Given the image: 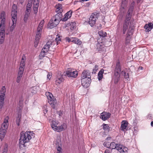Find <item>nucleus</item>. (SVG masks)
Here are the masks:
<instances>
[{
	"label": "nucleus",
	"instance_id": "18",
	"mask_svg": "<svg viewBox=\"0 0 153 153\" xmlns=\"http://www.w3.org/2000/svg\"><path fill=\"white\" fill-rule=\"evenodd\" d=\"M44 20H42L40 22L37 29L36 33L39 34H42V31L43 28V27L44 23Z\"/></svg>",
	"mask_w": 153,
	"mask_h": 153
},
{
	"label": "nucleus",
	"instance_id": "47",
	"mask_svg": "<svg viewBox=\"0 0 153 153\" xmlns=\"http://www.w3.org/2000/svg\"><path fill=\"white\" fill-rule=\"evenodd\" d=\"M5 95H0V101L4 102Z\"/></svg>",
	"mask_w": 153,
	"mask_h": 153
},
{
	"label": "nucleus",
	"instance_id": "39",
	"mask_svg": "<svg viewBox=\"0 0 153 153\" xmlns=\"http://www.w3.org/2000/svg\"><path fill=\"white\" fill-rule=\"evenodd\" d=\"M30 13H29L25 12V13L24 17V20L25 22H26L29 16Z\"/></svg>",
	"mask_w": 153,
	"mask_h": 153
},
{
	"label": "nucleus",
	"instance_id": "16",
	"mask_svg": "<svg viewBox=\"0 0 153 153\" xmlns=\"http://www.w3.org/2000/svg\"><path fill=\"white\" fill-rule=\"evenodd\" d=\"M110 115L111 114L110 113L103 112L101 114L100 118L102 120L105 121L108 119Z\"/></svg>",
	"mask_w": 153,
	"mask_h": 153
},
{
	"label": "nucleus",
	"instance_id": "35",
	"mask_svg": "<svg viewBox=\"0 0 153 153\" xmlns=\"http://www.w3.org/2000/svg\"><path fill=\"white\" fill-rule=\"evenodd\" d=\"M117 146V144H116L114 142L111 143H110V148L112 149H116V147Z\"/></svg>",
	"mask_w": 153,
	"mask_h": 153
},
{
	"label": "nucleus",
	"instance_id": "1",
	"mask_svg": "<svg viewBox=\"0 0 153 153\" xmlns=\"http://www.w3.org/2000/svg\"><path fill=\"white\" fill-rule=\"evenodd\" d=\"M33 133L31 131H27L26 132L22 131L21 133V137L19 140V146L22 149H25L26 146V144L30 141V140L33 136Z\"/></svg>",
	"mask_w": 153,
	"mask_h": 153
},
{
	"label": "nucleus",
	"instance_id": "45",
	"mask_svg": "<svg viewBox=\"0 0 153 153\" xmlns=\"http://www.w3.org/2000/svg\"><path fill=\"white\" fill-rule=\"evenodd\" d=\"M8 145L7 143H5L4 147V151L7 152Z\"/></svg>",
	"mask_w": 153,
	"mask_h": 153
},
{
	"label": "nucleus",
	"instance_id": "12",
	"mask_svg": "<svg viewBox=\"0 0 153 153\" xmlns=\"http://www.w3.org/2000/svg\"><path fill=\"white\" fill-rule=\"evenodd\" d=\"M120 68L119 66H117L115 70L114 73L115 82L117 83L118 82L119 78L120 77Z\"/></svg>",
	"mask_w": 153,
	"mask_h": 153
},
{
	"label": "nucleus",
	"instance_id": "57",
	"mask_svg": "<svg viewBox=\"0 0 153 153\" xmlns=\"http://www.w3.org/2000/svg\"><path fill=\"white\" fill-rule=\"evenodd\" d=\"M151 125L153 126V121H152L151 123Z\"/></svg>",
	"mask_w": 153,
	"mask_h": 153
},
{
	"label": "nucleus",
	"instance_id": "20",
	"mask_svg": "<svg viewBox=\"0 0 153 153\" xmlns=\"http://www.w3.org/2000/svg\"><path fill=\"white\" fill-rule=\"evenodd\" d=\"M67 127V125L65 123H63L61 125L57 126L55 131L60 132L65 130Z\"/></svg>",
	"mask_w": 153,
	"mask_h": 153
},
{
	"label": "nucleus",
	"instance_id": "2",
	"mask_svg": "<svg viewBox=\"0 0 153 153\" xmlns=\"http://www.w3.org/2000/svg\"><path fill=\"white\" fill-rule=\"evenodd\" d=\"M91 81L90 73L88 71H84L81 76V82L82 85L85 88L88 87Z\"/></svg>",
	"mask_w": 153,
	"mask_h": 153
},
{
	"label": "nucleus",
	"instance_id": "52",
	"mask_svg": "<svg viewBox=\"0 0 153 153\" xmlns=\"http://www.w3.org/2000/svg\"><path fill=\"white\" fill-rule=\"evenodd\" d=\"M24 0H19V2L22 4L24 2Z\"/></svg>",
	"mask_w": 153,
	"mask_h": 153
},
{
	"label": "nucleus",
	"instance_id": "32",
	"mask_svg": "<svg viewBox=\"0 0 153 153\" xmlns=\"http://www.w3.org/2000/svg\"><path fill=\"white\" fill-rule=\"evenodd\" d=\"M100 36L102 37H105L106 36L107 33L106 32L100 30L98 32Z\"/></svg>",
	"mask_w": 153,
	"mask_h": 153
},
{
	"label": "nucleus",
	"instance_id": "43",
	"mask_svg": "<svg viewBox=\"0 0 153 153\" xmlns=\"http://www.w3.org/2000/svg\"><path fill=\"white\" fill-rule=\"evenodd\" d=\"M22 76V75L18 74V76L16 79V82H17L19 83L20 82Z\"/></svg>",
	"mask_w": 153,
	"mask_h": 153
},
{
	"label": "nucleus",
	"instance_id": "54",
	"mask_svg": "<svg viewBox=\"0 0 153 153\" xmlns=\"http://www.w3.org/2000/svg\"><path fill=\"white\" fill-rule=\"evenodd\" d=\"M47 110L46 109L44 111V114H45V113H47Z\"/></svg>",
	"mask_w": 153,
	"mask_h": 153
},
{
	"label": "nucleus",
	"instance_id": "58",
	"mask_svg": "<svg viewBox=\"0 0 153 153\" xmlns=\"http://www.w3.org/2000/svg\"><path fill=\"white\" fill-rule=\"evenodd\" d=\"M7 152H5V151H3L2 153H7Z\"/></svg>",
	"mask_w": 153,
	"mask_h": 153
},
{
	"label": "nucleus",
	"instance_id": "60",
	"mask_svg": "<svg viewBox=\"0 0 153 153\" xmlns=\"http://www.w3.org/2000/svg\"><path fill=\"white\" fill-rule=\"evenodd\" d=\"M57 153H61V152H57Z\"/></svg>",
	"mask_w": 153,
	"mask_h": 153
},
{
	"label": "nucleus",
	"instance_id": "21",
	"mask_svg": "<svg viewBox=\"0 0 153 153\" xmlns=\"http://www.w3.org/2000/svg\"><path fill=\"white\" fill-rule=\"evenodd\" d=\"M59 123V122L55 120H53L52 121L51 124V127L55 131L57 126H58V125Z\"/></svg>",
	"mask_w": 153,
	"mask_h": 153
},
{
	"label": "nucleus",
	"instance_id": "49",
	"mask_svg": "<svg viewBox=\"0 0 153 153\" xmlns=\"http://www.w3.org/2000/svg\"><path fill=\"white\" fill-rule=\"evenodd\" d=\"M52 74L51 73H48L47 75V79L49 80L52 77Z\"/></svg>",
	"mask_w": 153,
	"mask_h": 153
},
{
	"label": "nucleus",
	"instance_id": "50",
	"mask_svg": "<svg viewBox=\"0 0 153 153\" xmlns=\"http://www.w3.org/2000/svg\"><path fill=\"white\" fill-rule=\"evenodd\" d=\"M39 42V41L35 40L34 44V46L35 47H36L37 46Z\"/></svg>",
	"mask_w": 153,
	"mask_h": 153
},
{
	"label": "nucleus",
	"instance_id": "48",
	"mask_svg": "<svg viewBox=\"0 0 153 153\" xmlns=\"http://www.w3.org/2000/svg\"><path fill=\"white\" fill-rule=\"evenodd\" d=\"M31 10V8L28 7H26V10L25 12L30 13Z\"/></svg>",
	"mask_w": 153,
	"mask_h": 153
},
{
	"label": "nucleus",
	"instance_id": "31",
	"mask_svg": "<svg viewBox=\"0 0 153 153\" xmlns=\"http://www.w3.org/2000/svg\"><path fill=\"white\" fill-rule=\"evenodd\" d=\"M104 72L103 70H101L99 72L98 74V78L100 80L102 78V74Z\"/></svg>",
	"mask_w": 153,
	"mask_h": 153
},
{
	"label": "nucleus",
	"instance_id": "23",
	"mask_svg": "<svg viewBox=\"0 0 153 153\" xmlns=\"http://www.w3.org/2000/svg\"><path fill=\"white\" fill-rule=\"evenodd\" d=\"M63 81L62 76L61 75H59L57 77L56 79V82L57 85L59 84L62 82Z\"/></svg>",
	"mask_w": 153,
	"mask_h": 153
},
{
	"label": "nucleus",
	"instance_id": "10",
	"mask_svg": "<svg viewBox=\"0 0 153 153\" xmlns=\"http://www.w3.org/2000/svg\"><path fill=\"white\" fill-rule=\"evenodd\" d=\"M66 41L69 42H72L74 43L79 45H80L82 44V42L78 39L76 37H71L69 38L67 37L65 38Z\"/></svg>",
	"mask_w": 153,
	"mask_h": 153
},
{
	"label": "nucleus",
	"instance_id": "4",
	"mask_svg": "<svg viewBox=\"0 0 153 153\" xmlns=\"http://www.w3.org/2000/svg\"><path fill=\"white\" fill-rule=\"evenodd\" d=\"M61 20V16L59 14H57L53 16L49 22L48 27L51 29L55 27L59 23Z\"/></svg>",
	"mask_w": 153,
	"mask_h": 153
},
{
	"label": "nucleus",
	"instance_id": "8",
	"mask_svg": "<svg viewBox=\"0 0 153 153\" xmlns=\"http://www.w3.org/2000/svg\"><path fill=\"white\" fill-rule=\"evenodd\" d=\"M132 11V9H129L128 10V15H127V17H128V19H126V20H127V21H126L125 22L123 30V34H124L125 33L126 31V30L128 28V25H129V20L131 16V12Z\"/></svg>",
	"mask_w": 153,
	"mask_h": 153
},
{
	"label": "nucleus",
	"instance_id": "5",
	"mask_svg": "<svg viewBox=\"0 0 153 153\" xmlns=\"http://www.w3.org/2000/svg\"><path fill=\"white\" fill-rule=\"evenodd\" d=\"M54 42V41H53L51 40L48 41L42 50V51L39 55L40 57L43 56L44 59H46L47 60L49 61V58L45 56L44 55H45V53H47L49 50L50 46L53 44L54 45L55 44Z\"/></svg>",
	"mask_w": 153,
	"mask_h": 153
},
{
	"label": "nucleus",
	"instance_id": "26",
	"mask_svg": "<svg viewBox=\"0 0 153 153\" xmlns=\"http://www.w3.org/2000/svg\"><path fill=\"white\" fill-rule=\"evenodd\" d=\"M54 143L56 146H62L61 139L59 137H58L54 141Z\"/></svg>",
	"mask_w": 153,
	"mask_h": 153
},
{
	"label": "nucleus",
	"instance_id": "46",
	"mask_svg": "<svg viewBox=\"0 0 153 153\" xmlns=\"http://www.w3.org/2000/svg\"><path fill=\"white\" fill-rule=\"evenodd\" d=\"M20 121V117L19 116L17 117L16 119V123L18 126L19 125V123Z\"/></svg>",
	"mask_w": 153,
	"mask_h": 153
},
{
	"label": "nucleus",
	"instance_id": "22",
	"mask_svg": "<svg viewBox=\"0 0 153 153\" xmlns=\"http://www.w3.org/2000/svg\"><path fill=\"white\" fill-rule=\"evenodd\" d=\"M144 28L146 32H149L153 28V24L152 23L146 24L144 26Z\"/></svg>",
	"mask_w": 153,
	"mask_h": 153
},
{
	"label": "nucleus",
	"instance_id": "53",
	"mask_svg": "<svg viewBox=\"0 0 153 153\" xmlns=\"http://www.w3.org/2000/svg\"><path fill=\"white\" fill-rule=\"evenodd\" d=\"M104 153H110L109 152L108 150H106L105 151V152Z\"/></svg>",
	"mask_w": 153,
	"mask_h": 153
},
{
	"label": "nucleus",
	"instance_id": "19",
	"mask_svg": "<svg viewBox=\"0 0 153 153\" xmlns=\"http://www.w3.org/2000/svg\"><path fill=\"white\" fill-rule=\"evenodd\" d=\"M72 11L70 10L65 13L63 17V18L61 19L62 21H66L69 19L71 16Z\"/></svg>",
	"mask_w": 153,
	"mask_h": 153
},
{
	"label": "nucleus",
	"instance_id": "30",
	"mask_svg": "<svg viewBox=\"0 0 153 153\" xmlns=\"http://www.w3.org/2000/svg\"><path fill=\"white\" fill-rule=\"evenodd\" d=\"M62 5L60 4H57L55 6V8L57 11L62 10Z\"/></svg>",
	"mask_w": 153,
	"mask_h": 153
},
{
	"label": "nucleus",
	"instance_id": "51",
	"mask_svg": "<svg viewBox=\"0 0 153 153\" xmlns=\"http://www.w3.org/2000/svg\"><path fill=\"white\" fill-rule=\"evenodd\" d=\"M4 102H2L0 101V110L2 108Z\"/></svg>",
	"mask_w": 153,
	"mask_h": 153
},
{
	"label": "nucleus",
	"instance_id": "36",
	"mask_svg": "<svg viewBox=\"0 0 153 153\" xmlns=\"http://www.w3.org/2000/svg\"><path fill=\"white\" fill-rule=\"evenodd\" d=\"M61 38L60 36L59 35H57L56 36V37L55 39V42H56L57 45H58V44L59 43V42L61 41Z\"/></svg>",
	"mask_w": 153,
	"mask_h": 153
},
{
	"label": "nucleus",
	"instance_id": "17",
	"mask_svg": "<svg viewBox=\"0 0 153 153\" xmlns=\"http://www.w3.org/2000/svg\"><path fill=\"white\" fill-rule=\"evenodd\" d=\"M8 119L9 117L7 116L5 118L4 122L2 125L1 129H5L6 130L7 129L8 126Z\"/></svg>",
	"mask_w": 153,
	"mask_h": 153
},
{
	"label": "nucleus",
	"instance_id": "27",
	"mask_svg": "<svg viewBox=\"0 0 153 153\" xmlns=\"http://www.w3.org/2000/svg\"><path fill=\"white\" fill-rule=\"evenodd\" d=\"M25 58H26L25 56L23 55L19 67H22L23 68H25Z\"/></svg>",
	"mask_w": 153,
	"mask_h": 153
},
{
	"label": "nucleus",
	"instance_id": "59",
	"mask_svg": "<svg viewBox=\"0 0 153 153\" xmlns=\"http://www.w3.org/2000/svg\"><path fill=\"white\" fill-rule=\"evenodd\" d=\"M62 114V113H61V114H59V115H60H60H61V114Z\"/></svg>",
	"mask_w": 153,
	"mask_h": 153
},
{
	"label": "nucleus",
	"instance_id": "14",
	"mask_svg": "<svg viewBox=\"0 0 153 153\" xmlns=\"http://www.w3.org/2000/svg\"><path fill=\"white\" fill-rule=\"evenodd\" d=\"M5 14L2 12L0 15V27H3L5 26Z\"/></svg>",
	"mask_w": 153,
	"mask_h": 153
},
{
	"label": "nucleus",
	"instance_id": "6",
	"mask_svg": "<svg viewBox=\"0 0 153 153\" xmlns=\"http://www.w3.org/2000/svg\"><path fill=\"white\" fill-rule=\"evenodd\" d=\"M48 100V102L53 108H55L57 105L56 100L52 94L49 92L45 93Z\"/></svg>",
	"mask_w": 153,
	"mask_h": 153
},
{
	"label": "nucleus",
	"instance_id": "42",
	"mask_svg": "<svg viewBox=\"0 0 153 153\" xmlns=\"http://www.w3.org/2000/svg\"><path fill=\"white\" fill-rule=\"evenodd\" d=\"M103 129L105 131H108L109 130V126L107 124H104L103 126Z\"/></svg>",
	"mask_w": 153,
	"mask_h": 153
},
{
	"label": "nucleus",
	"instance_id": "28",
	"mask_svg": "<svg viewBox=\"0 0 153 153\" xmlns=\"http://www.w3.org/2000/svg\"><path fill=\"white\" fill-rule=\"evenodd\" d=\"M111 139L110 137L107 138L104 143V145L107 147L109 148L110 146L111 142L108 141Z\"/></svg>",
	"mask_w": 153,
	"mask_h": 153
},
{
	"label": "nucleus",
	"instance_id": "13",
	"mask_svg": "<svg viewBox=\"0 0 153 153\" xmlns=\"http://www.w3.org/2000/svg\"><path fill=\"white\" fill-rule=\"evenodd\" d=\"M128 122L125 120L122 121L121 122L120 129L124 131H126L128 129Z\"/></svg>",
	"mask_w": 153,
	"mask_h": 153
},
{
	"label": "nucleus",
	"instance_id": "34",
	"mask_svg": "<svg viewBox=\"0 0 153 153\" xmlns=\"http://www.w3.org/2000/svg\"><path fill=\"white\" fill-rule=\"evenodd\" d=\"M25 68L22 67H19L18 72V74L19 75H23V72L24 71Z\"/></svg>",
	"mask_w": 153,
	"mask_h": 153
},
{
	"label": "nucleus",
	"instance_id": "29",
	"mask_svg": "<svg viewBox=\"0 0 153 153\" xmlns=\"http://www.w3.org/2000/svg\"><path fill=\"white\" fill-rule=\"evenodd\" d=\"M121 74L124 76L125 78L128 79L129 78L128 74L126 72V70H124L122 71Z\"/></svg>",
	"mask_w": 153,
	"mask_h": 153
},
{
	"label": "nucleus",
	"instance_id": "38",
	"mask_svg": "<svg viewBox=\"0 0 153 153\" xmlns=\"http://www.w3.org/2000/svg\"><path fill=\"white\" fill-rule=\"evenodd\" d=\"M5 35H0V43L1 44L3 43Z\"/></svg>",
	"mask_w": 153,
	"mask_h": 153
},
{
	"label": "nucleus",
	"instance_id": "44",
	"mask_svg": "<svg viewBox=\"0 0 153 153\" xmlns=\"http://www.w3.org/2000/svg\"><path fill=\"white\" fill-rule=\"evenodd\" d=\"M56 147L57 150V152H61L62 153V146H56Z\"/></svg>",
	"mask_w": 153,
	"mask_h": 153
},
{
	"label": "nucleus",
	"instance_id": "24",
	"mask_svg": "<svg viewBox=\"0 0 153 153\" xmlns=\"http://www.w3.org/2000/svg\"><path fill=\"white\" fill-rule=\"evenodd\" d=\"M6 133V130L5 129L2 130L1 129L0 131V139L1 140H3Z\"/></svg>",
	"mask_w": 153,
	"mask_h": 153
},
{
	"label": "nucleus",
	"instance_id": "11",
	"mask_svg": "<svg viewBox=\"0 0 153 153\" xmlns=\"http://www.w3.org/2000/svg\"><path fill=\"white\" fill-rule=\"evenodd\" d=\"M116 149L121 153H127L128 149L122 145L117 144Z\"/></svg>",
	"mask_w": 153,
	"mask_h": 153
},
{
	"label": "nucleus",
	"instance_id": "33",
	"mask_svg": "<svg viewBox=\"0 0 153 153\" xmlns=\"http://www.w3.org/2000/svg\"><path fill=\"white\" fill-rule=\"evenodd\" d=\"M6 89L4 86H3L1 88L0 91V95H5Z\"/></svg>",
	"mask_w": 153,
	"mask_h": 153
},
{
	"label": "nucleus",
	"instance_id": "55",
	"mask_svg": "<svg viewBox=\"0 0 153 153\" xmlns=\"http://www.w3.org/2000/svg\"><path fill=\"white\" fill-rule=\"evenodd\" d=\"M95 68H96V70H97L98 69V66L96 65Z\"/></svg>",
	"mask_w": 153,
	"mask_h": 153
},
{
	"label": "nucleus",
	"instance_id": "41",
	"mask_svg": "<svg viewBox=\"0 0 153 153\" xmlns=\"http://www.w3.org/2000/svg\"><path fill=\"white\" fill-rule=\"evenodd\" d=\"M41 34L36 33L35 40L39 41L41 37Z\"/></svg>",
	"mask_w": 153,
	"mask_h": 153
},
{
	"label": "nucleus",
	"instance_id": "37",
	"mask_svg": "<svg viewBox=\"0 0 153 153\" xmlns=\"http://www.w3.org/2000/svg\"><path fill=\"white\" fill-rule=\"evenodd\" d=\"M5 26L3 27H0V35L2 34L5 35Z\"/></svg>",
	"mask_w": 153,
	"mask_h": 153
},
{
	"label": "nucleus",
	"instance_id": "61",
	"mask_svg": "<svg viewBox=\"0 0 153 153\" xmlns=\"http://www.w3.org/2000/svg\"><path fill=\"white\" fill-rule=\"evenodd\" d=\"M102 26V25H100V27H101Z\"/></svg>",
	"mask_w": 153,
	"mask_h": 153
},
{
	"label": "nucleus",
	"instance_id": "56",
	"mask_svg": "<svg viewBox=\"0 0 153 153\" xmlns=\"http://www.w3.org/2000/svg\"><path fill=\"white\" fill-rule=\"evenodd\" d=\"M139 68L141 70L143 69V67H139Z\"/></svg>",
	"mask_w": 153,
	"mask_h": 153
},
{
	"label": "nucleus",
	"instance_id": "40",
	"mask_svg": "<svg viewBox=\"0 0 153 153\" xmlns=\"http://www.w3.org/2000/svg\"><path fill=\"white\" fill-rule=\"evenodd\" d=\"M132 34V33H128L127 34V37L126 38V40L127 42H128V40H129L131 39V35Z\"/></svg>",
	"mask_w": 153,
	"mask_h": 153
},
{
	"label": "nucleus",
	"instance_id": "3",
	"mask_svg": "<svg viewBox=\"0 0 153 153\" xmlns=\"http://www.w3.org/2000/svg\"><path fill=\"white\" fill-rule=\"evenodd\" d=\"M17 6L16 5H13L12 8V21L9 23L10 27V30L12 31L15 28L16 25L17 20Z\"/></svg>",
	"mask_w": 153,
	"mask_h": 153
},
{
	"label": "nucleus",
	"instance_id": "25",
	"mask_svg": "<svg viewBox=\"0 0 153 153\" xmlns=\"http://www.w3.org/2000/svg\"><path fill=\"white\" fill-rule=\"evenodd\" d=\"M76 23L75 22H72L68 24L67 27H69L71 30H73L75 29L76 26Z\"/></svg>",
	"mask_w": 153,
	"mask_h": 153
},
{
	"label": "nucleus",
	"instance_id": "9",
	"mask_svg": "<svg viewBox=\"0 0 153 153\" xmlns=\"http://www.w3.org/2000/svg\"><path fill=\"white\" fill-rule=\"evenodd\" d=\"M66 74L68 77H76L77 76L78 72L74 69H69L66 71Z\"/></svg>",
	"mask_w": 153,
	"mask_h": 153
},
{
	"label": "nucleus",
	"instance_id": "15",
	"mask_svg": "<svg viewBox=\"0 0 153 153\" xmlns=\"http://www.w3.org/2000/svg\"><path fill=\"white\" fill-rule=\"evenodd\" d=\"M97 19V16L96 15H91L89 19V22L91 26L95 25Z\"/></svg>",
	"mask_w": 153,
	"mask_h": 153
},
{
	"label": "nucleus",
	"instance_id": "7",
	"mask_svg": "<svg viewBox=\"0 0 153 153\" xmlns=\"http://www.w3.org/2000/svg\"><path fill=\"white\" fill-rule=\"evenodd\" d=\"M33 4V11L34 14H36L38 12V7L39 6V0H28L26 6L31 8L32 2Z\"/></svg>",
	"mask_w": 153,
	"mask_h": 153
}]
</instances>
